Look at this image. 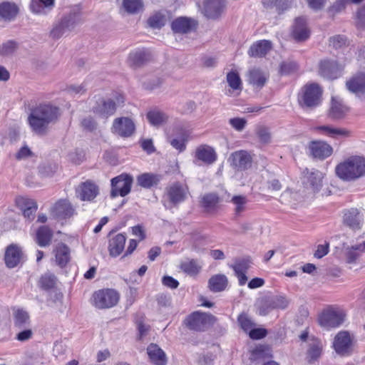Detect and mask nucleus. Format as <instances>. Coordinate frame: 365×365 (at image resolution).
Masks as SVG:
<instances>
[{
    "instance_id": "obj_55",
    "label": "nucleus",
    "mask_w": 365,
    "mask_h": 365,
    "mask_svg": "<svg viewBox=\"0 0 365 365\" xmlns=\"http://www.w3.org/2000/svg\"><path fill=\"white\" fill-rule=\"evenodd\" d=\"M264 188L269 192L279 191L282 189V184L279 180L275 178L270 177L266 179Z\"/></svg>"
},
{
    "instance_id": "obj_43",
    "label": "nucleus",
    "mask_w": 365,
    "mask_h": 365,
    "mask_svg": "<svg viewBox=\"0 0 365 365\" xmlns=\"http://www.w3.org/2000/svg\"><path fill=\"white\" fill-rule=\"evenodd\" d=\"M219 197L215 193H208L205 195L201 200V205L204 210L207 212L215 211L219 204Z\"/></svg>"
},
{
    "instance_id": "obj_50",
    "label": "nucleus",
    "mask_w": 365,
    "mask_h": 365,
    "mask_svg": "<svg viewBox=\"0 0 365 365\" xmlns=\"http://www.w3.org/2000/svg\"><path fill=\"white\" fill-rule=\"evenodd\" d=\"M180 269L190 275L197 274L200 269L195 259H187L180 264Z\"/></svg>"
},
{
    "instance_id": "obj_26",
    "label": "nucleus",
    "mask_w": 365,
    "mask_h": 365,
    "mask_svg": "<svg viewBox=\"0 0 365 365\" xmlns=\"http://www.w3.org/2000/svg\"><path fill=\"white\" fill-rule=\"evenodd\" d=\"M55 0H31L29 9L38 16H46L53 9Z\"/></svg>"
},
{
    "instance_id": "obj_61",
    "label": "nucleus",
    "mask_w": 365,
    "mask_h": 365,
    "mask_svg": "<svg viewBox=\"0 0 365 365\" xmlns=\"http://www.w3.org/2000/svg\"><path fill=\"white\" fill-rule=\"evenodd\" d=\"M346 43V38L344 36L337 35L329 38V44L334 48H340Z\"/></svg>"
},
{
    "instance_id": "obj_32",
    "label": "nucleus",
    "mask_w": 365,
    "mask_h": 365,
    "mask_svg": "<svg viewBox=\"0 0 365 365\" xmlns=\"http://www.w3.org/2000/svg\"><path fill=\"white\" fill-rule=\"evenodd\" d=\"M19 13V7L12 2L0 4V19L6 22L13 21Z\"/></svg>"
},
{
    "instance_id": "obj_13",
    "label": "nucleus",
    "mask_w": 365,
    "mask_h": 365,
    "mask_svg": "<svg viewBox=\"0 0 365 365\" xmlns=\"http://www.w3.org/2000/svg\"><path fill=\"white\" fill-rule=\"evenodd\" d=\"M334 349L341 356L350 355L352 351V339L348 331H339L334 337Z\"/></svg>"
},
{
    "instance_id": "obj_3",
    "label": "nucleus",
    "mask_w": 365,
    "mask_h": 365,
    "mask_svg": "<svg viewBox=\"0 0 365 365\" xmlns=\"http://www.w3.org/2000/svg\"><path fill=\"white\" fill-rule=\"evenodd\" d=\"M322 90L316 83L307 84L302 87L298 96L299 106L304 109H313L322 102Z\"/></svg>"
},
{
    "instance_id": "obj_7",
    "label": "nucleus",
    "mask_w": 365,
    "mask_h": 365,
    "mask_svg": "<svg viewBox=\"0 0 365 365\" xmlns=\"http://www.w3.org/2000/svg\"><path fill=\"white\" fill-rule=\"evenodd\" d=\"M93 305L98 309H108L114 307L119 300V294L113 289H103L93 294Z\"/></svg>"
},
{
    "instance_id": "obj_19",
    "label": "nucleus",
    "mask_w": 365,
    "mask_h": 365,
    "mask_svg": "<svg viewBox=\"0 0 365 365\" xmlns=\"http://www.w3.org/2000/svg\"><path fill=\"white\" fill-rule=\"evenodd\" d=\"M78 198L83 201H91L98 194V186L90 180L81 183L76 189Z\"/></svg>"
},
{
    "instance_id": "obj_36",
    "label": "nucleus",
    "mask_w": 365,
    "mask_h": 365,
    "mask_svg": "<svg viewBox=\"0 0 365 365\" xmlns=\"http://www.w3.org/2000/svg\"><path fill=\"white\" fill-rule=\"evenodd\" d=\"M188 135L183 129H180L175 136H169L168 140L170 144L179 152H182L186 148V142Z\"/></svg>"
},
{
    "instance_id": "obj_46",
    "label": "nucleus",
    "mask_w": 365,
    "mask_h": 365,
    "mask_svg": "<svg viewBox=\"0 0 365 365\" xmlns=\"http://www.w3.org/2000/svg\"><path fill=\"white\" fill-rule=\"evenodd\" d=\"M57 283L56 277L50 272L43 274L38 282V284L42 289L48 291L53 289Z\"/></svg>"
},
{
    "instance_id": "obj_47",
    "label": "nucleus",
    "mask_w": 365,
    "mask_h": 365,
    "mask_svg": "<svg viewBox=\"0 0 365 365\" xmlns=\"http://www.w3.org/2000/svg\"><path fill=\"white\" fill-rule=\"evenodd\" d=\"M147 118L150 124L154 126H160L167 121V115L158 110H153L147 113Z\"/></svg>"
},
{
    "instance_id": "obj_2",
    "label": "nucleus",
    "mask_w": 365,
    "mask_h": 365,
    "mask_svg": "<svg viewBox=\"0 0 365 365\" xmlns=\"http://www.w3.org/2000/svg\"><path fill=\"white\" fill-rule=\"evenodd\" d=\"M336 175L344 181H354L365 175V158L351 156L336 166Z\"/></svg>"
},
{
    "instance_id": "obj_49",
    "label": "nucleus",
    "mask_w": 365,
    "mask_h": 365,
    "mask_svg": "<svg viewBox=\"0 0 365 365\" xmlns=\"http://www.w3.org/2000/svg\"><path fill=\"white\" fill-rule=\"evenodd\" d=\"M165 16L160 11L155 12L148 19V24L153 29H160L165 24Z\"/></svg>"
},
{
    "instance_id": "obj_53",
    "label": "nucleus",
    "mask_w": 365,
    "mask_h": 365,
    "mask_svg": "<svg viewBox=\"0 0 365 365\" xmlns=\"http://www.w3.org/2000/svg\"><path fill=\"white\" fill-rule=\"evenodd\" d=\"M227 81L233 90L242 89V81L237 73L229 72L227 75Z\"/></svg>"
},
{
    "instance_id": "obj_31",
    "label": "nucleus",
    "mask_w": 365,
    "mask_h": 365,
    "mask_svg": "<svg viewBox=\"0 0 365 365\" xmlns=\"http://www.w3.org/2000/svg\"><path fill=\"white\" fill-rule=\"evenodd\" d=\"M147 353L155 365H166L168 362L166 354L156 344H150L147 348Z\"/></svg>"
},
{
    "instance_id": "obj_62",
    "label": "nucleus",
    "mask_w": 365,
    "mask_h": 365,
    "mask_svg": "<svg viewBox=\"0 0 365 365\" xmlns=\"http://www.w3.org/2000/svg\"><path fill=\"white\" fill-rule=\"evenodd\" d=\"M257 133L261 142L267 143L270 141L271 135L267 128L263 126L259 127Z\"/></svg>"
},
{
    "instance_id": "obj_52",
    "label": "nucleus",
    "mask_w": 365,
    "mask_h": 365,
    "mask_svg": "<svg viewBox=\"0 0 365 365\" xmlns=\"http://www.w3.org/2000/svg\"><path fill=\"white\" fill-rule=\"evenodd\" d=\"M15 205L21 212H24L29 208L37 205L35 200L23 196H19L15 199Z\"/></svg>"
},
{
    "instance_id": "obj_41",
    "label": "nucleus",
    "mask_w": 365,
    "mask_h": 365,
    "mask_svg": "<svg viewBox=\"0 0 365 365\" xmlns=\"http://www.w3.org/2000/svg\"><path fill=\"white\" fill-rule=\"evenodd\" d=\"M322 351V341L317 339H312L309 344L307 350V359L309 363L317 361L321 356Z\"/></svg>"
},
{
    "instance_id": "obj_54",
    "label": "nucleus",
    "mask_w": 365,
    "mask_h": 365,
    "mask_svg": "<svg viewBox=\"0 0 365 365\" xmlns=\"http://www.w3.org/2000/svg\"><path fill=\"white\" fill-rule=\"evenodd\" d=\"M269 298L271 300L272 307H274V309H284L287 307L289 302L286 297L282 296L274 295L269 297Z\"/></svg>"
},
{
    "instance_id": "obj_4",
    "label": "nucleus",
    "mask_w": 365,
    "mask_h": 365,
    "mask_svg": "<svg viewBox=\"0 0 365 365\" xmlns=\"http://www.w3.org/2000/svg\"><path fill=\"white\" fill-rule=\"evenodd\" d=\"M81 21V12L73 9L65 14L58 22L54 24L50 32L52 38L58 39L68 31H71Z\"/></svg>"
},
{
    "instance_id": "obj_8",
    "label": "nucleus",
    "mask_w": 365,
    "mask_h": 365,
    "mask_svg": "<svg viewBox=\"0 0 365 365\" xmlns=\"http://www.w3.org/2000/svg\"><path fill=\"white\" fill-rule=\"evenodd\" d=\"M345 314L343 311L335 309L329 308L324 310L319 317V324L326 328H336L339 327L344 321Z\"/></svg>"
},
{
    "instance_id": "obj_59",
    "label": "nucleus",
    "mask_w": 365,
    "mask_h": 365,
    "mask_svg": "<svg viewBox=\"0 0 365 365\" xmlns=\"http://www.w3.org/2000/svg\"><path fill=\"white\" fill-rule=\"evenodd\" d=\"M274 309L272 307V304L269 297L264 299L259 308V314L261 316H265L268 314L272 310Z\"/></svg>"
},
{
    "instance_id": "obj_11",
    "label": "nucleus",
    "mask_w": 365,
    "mask_h": 365,
    "mask_svg": "<svg viewBox=\"0 0 365 365\" xmlns=\"http://www.w3.org/2000/svg\"><path fill=\"white\" fill-rule=\"evenodd\" d=\"M230 165L237 170H246L251 168L252 157L245 150H237L230 154L228 159Z\"/></svg>"
},
{
    "instance_id": "obj_30",
    "label": "nucleus",
    "mask_w": 365,
    "mask_h": 365,
    "mask_svg": "<svg viewBox=\"0 0 365 365\" xmlns=\"http://www.w3.org/2000/svg\"><path fill=\"white\" fill-rule=\"evenodd\" d=\"M126 237L123 234H118L108 241V252L110 257L119 256L125 248Z\"/></svg>"
},
{
    "instance_id": "obj_38",
    "label": "nucleus",
    "mask_w": 365,
    "mask_h": 365,
    "mask_svg": "<svg viewBox=\"0 0 365 365\" xmlns=\"http://www.w3.org/2000/svg\"><path fill=\"white\" fill-rule=\"evenodd\" d=\"M227 284V277L222 274L213 275L208 280V287L213 292H220L225 290Z\"/></svg>"
},
{
    "instance_id": "obj_9",
    "label": "nucleus",
    "mask_w": 365,
    "mask_h": 365,
    "mask_svg": "<svg viewBox=\"0 0 365 365\" xmlns=\"http://www.w3.org/2000/svg\"><path fill=\"white\" fill-rule=\"evenodd\" d=\"M202 14L207 19H217L221 16L226 8L225 0H205L201 6L197 4Z\"/></svg>"
},
{
    "instance_id": "obj_24",
    "label": "nucleus",
    "mask_w": 365,
    "mask_h": 365,
    "mask_svg": "<svg viewBox=\"0 0 365 365\" xmlns=\"http://www.w3.org/2000/svg\"><path fill=\"white\" fill-rule=\"evenodd\" d=\"M150 59V54L148 51L145 49H137L129 53L127 63L130 67L138 68L144 66Z\"/></svg>"
},
{
    "instance_id": "obj_33",
    "label": "nucleus",
    "mask_w": 365,
    "mask_h": 365,
    "mask_svg": "<svg viewBox=\"0 0 365 365\" xmlns=\"http://www.w3.org/2000/svg\"><path fill=\"white\" fill-rule=\"evenodd\" d=\"M56 264L64 267L71 259L70 248L63 243L58 244L54 250Z\"/></svg>"
},
{
    "instance_id": "obj_51",
    "label": "nucleus",
    "mask_w": 365,
    "mask_h": 365,
    "mask_svg": "<svg viewBox=\"0 0 365 365\" xmlns=\"http://www.w3.org/2000/svg\"><path fill=\"white\" fill-rule=\"evenodd\" d=\"M299 69L298 63L292 60H287L281 63L279 71L282 75H290L297 72Z\"/></svg>"
},
{
    "instance_id": "obj_42",
    "label": "nucleus",
    "mask_w": 365,
    "mask_h": 365,
    "mask_svg": "<svg viewBox=\"0 0 365 365\" xmlns=\"http://www.w3.org/2000/svg\"><path fill=\"white\" fill-rule=\"evenodd\" d=\"M121 9L128 14H138L143 11L144 4L142 0H123Z\"/></svg>"
},
{
    "instance_id": "obj_1",
    "label": "nucleus",
    "mask_w": 365,
    "mask_h": 365,
    "mask_svg": "<svg viewBox=\"0 0 365 365\" xmlns=\"http://www.w3.org/2000/svg\"><path fill=\"white\" fill-rule=\"evenodd\" d=\"M59 109L50 104H42L34 108L28 117V122L32 130L38 135L46 133L50 123L57 120Z\"/></svg>"
},
{
    "instance_id": "obj_25",
    "label": "nucleus",
    "mask_w": 365,
    "mask_h": 365,
    "mask_svg": "<svg viewBox=\"0 0 365 365\" xmlns=\"http://www.w3.org/2000/svg\"><path fill=\"white\" fill-rule=\"evenodd\" d=\"M23 253L21 248L16 245L11 244L5 251V264L9 268L16 267L21 261Z\"/></svg>"
},
{
    "instance_id": "obj_18",
    "label": "nucleus",
    "mask_w": 365,
    "mask_h": 365,
    "mask_svg": "<svg viewBox=\"0 0 365 365\" xmlns=\"http://www.w3.org/2000/svg\"><path fill=\"white\" fill-rule=\"evenodd\" d=\"M291 35L297 42L307 40L310 36V30L307 26V20L304 17L295 19L292 25Z\"/></svg>"
},
{
    "instance_id": "obj_45",
    "label": "nucleus",
    "mask_w": 365,
    "mask_h": 365,
    "mask_svg": "<svg viewBox=\"0 0 365 365\" xmlns=\"http://www.w3.org/2000/svg\"><path fill=\"white\" fill-rule=\"evenodd\" d=\"M361 217L357 210L352 209L344 213V224L348 227H359L361 225Z\"/></svg>"
},
{
    "instance_id": "obj_44",
    "label": "nucleus",
    "mask_w": 365,
    "mask_h": 365,
    "mask_svg": "<svg viewBox=\"0 0 365 365\" xmlns=\"http://www.w3.org/2000/svg\"><path fill=\"white\" fill-rule=\"evenodd\" d=\"M272 356L270 349L264 345L256 346L250 354V360L253 361L264 360Z\"/></svg>"
},
{
    "instance_id": "obj_21",
    "label": "nucleus",
    "mask_w": 365,
    "mask_h": 365,
    "mask_svg": "<svg viewBox=\"0 0 365 365\" xmlns=\"http://www.w3.org/2000/svg\"><path fill=\"white\" fill-rule=\"evenodd\" d=\"M50 212L53 218H67L74 215L75 209L68 200H61L53 205Z\"/></svg>"
},
{
    "instance_id": "obj_15",
    "label": "nucleus",
    "mask_w": 365,
    "mask_h": 365,
    "mask_svg": "<svg viewBox=\"0 0 365 365\" xmlns=\"http://www.w3.org/2000/svg\"><path fill=\"white\" fill-rule=\"evenodd\" d=\"M62 232L56 230H36L34 240L36 244L46 247L49 246L53 241L61 240Z\"/></svg>"
},
{
    "instance_id": "obj_60",
    "label": "nucleus",
    "mask_w": 365,
    "mask_h": 365,
    "mask_svg": "<svg viewBox=\"0 0 365 365\" xmlns=\"http://www.w3.org/2000/svg\"><path fill=\"white\" fill-rule=\"evenodd\" d=\"M356 26L359 29H365V5L361 7L356 15Z\"/></svg>"
},
{
    "instance_id": "obj_6",
    "label": "nucleus",
    "mask_w": 365,
    "mask_h": 365,
    "mask_svg": "<svg viewBox=\"0 0 365 365\" xmlns=\"http://www.w3.org/2000/svg\"><path fill=\"white\" fill-rule=\"evenodd\" d=\"M215 319L212 314L195 312L190 314L184 322L190 330L204 331L214 323Z\"/></svg>"
},
{
    "instance_id": "obj_20",
    "label": "nucleus",
    "mask_w": 365,
    "mask_h": 365,
    "mask_svg": "<svg viewBox=\"0 0 365 365\" xmlns=\"http://www.w3.org/2000/svg\"><path fill=\"white\" fill-rule=\"evenodd\" d=\"M304 173L305 178L304 182L306 187L313 192L319 191L323 185V173L317 170H309L308 169H306Z\"/></svg>"
},
{
    "instance_id": "obj_17",
    "label": "nucleus",
    "mask_w": 365,
    "mask_h": 365,
    "mask_svg": "<svg viewBox=\"0 0 365 365\" xmlns=\"http://www.w3.org/2000/svg\"><path fill=\"white\" fill-rule=\"evenodd\" d=\"M346 89L359 97L365 96V73L359 72L346 82Z\"/></svg>"
},
{
    "instance_id": "obj_40",
    "label": "nucleus",
    "mask_w": 365,
    "mask_h": 365,
    "mask_svg": "<svg viewBox=\"0 0 365 365\" xmlns=\"http://www.w3.org/2000/svg\"><path fill=\"white\" fill-rule=\"evenodd\" d=\"M14 327L19 329L30 327L31 321L29 313L22 309H17L14 314Z\"/></svg>"
},
{
    "instance_id": "obj_28",
    "label": "nucleus",
    "mask_w": 365,
    "mask_h": 365,
    "mask_svg": "<svg viewBox=\"0 0 365 365\" xmlns=\"http://www.w3.org/2000/svg\"><path fill=\"white\" fill-rule=\"evenodd\" d=\"M269 78L267 73L259 68H252L247 74V81L256 89H261Z\"/></svg>"
},
{
    "instance_id": "obj_58",
    "label": "nucleus",
    "mask_w": 365,
    "mask_h": 365,
    "mask_svg": "<svg viewBox=\"0 0 365 365\" xmlns=\"http://www.w3.org/2000/svg\"><path fill=\"white\" fill-rule=\"evenodd\" d=\"M230 125L237 131L241 132L247 125V120L242 118H232L229 120Z\"/></svg>"
},
{
    "instance_id": "obj_12",
    "label": "nucleus",
    "mask_w": 365,
    "mask_h": 365,
    "mask_svg": "<svg viewBox=\"0 0 365 365\" xmlns=\"http://www.w3.org/2000/svg\"><path fill=\"white\" fill-rule=\"evenodd\" d=\"M252 264L251 258L250 257H245L235 258L234 263L230 265V267L234 270L235 275L238 279L239 285L243 286L247 283L248 278L246 273L250 268Z\"/></svg>"
},
{
    "instance_id": "obj_29",
    "label": "nucleus",
    "mask_w": 365,
    "mask_h": 365,
    "mask_svg": "<svg viewBox=\"0 0 365 365\" xmlns=\"http://www.w3.org/2000/svg\"><path fill=\"white\" fill-rule=\"evenodd\" d=\"M115 110L116 106L113 101H105L103 99L97 101L96 105L92 108L94 113L103 118H108L109 115H113Z\"/></svg>"
},
{
    "instance_id": "obj_34",
    "label": "nucleus",
    "mask_w": 365,
    "mask_h": 365,
    "mask_svg": "<svg viewBox=\"0 0 365 365\" xmlns=\"http://www.w3.org/2000/svg\"><path fill=\"white\" fill-rule=\"evenodd\" d=\"M348 110V107L343 103L341 99L336 97L331 98V107L329 111V115L331 118L334 119L341 118Z\"/></svg>"
},
{
    "instance_id": "obj_5",
    "label": "nucleus",
    "mask_w": 365,
    "mask_h": 365,
    "mask_svg": "<svg viewBox=\"0 0 365 365\" xmlns=\"http://www.w3.org/2000/svg\"><path fill=\"white\" fill-rule=\"evenodd\" d=\"M189 192V187L186 182L175 181L165 187L164 198L170 205L175 206L184 202Z\"/></svg>"
},
{
    "instance_id": "obj_37",
    "label": "nucleus",
    "mask_w": 365,
    "mask_h": 365,
    "mask_svg": "<svg viewBox=\"0 0 365 365\" xmlns=\"http://www.w3.org/2000/svg\"><path fill=\"white\" fill-rule=\"evenodd\" d=\"M172 29L175 33L186 34L194 27L193 21L187 17H179L172 22Z\"/></svg>"
},
{
    "instance_id": "obj_57",
    "label": "nucleus",
    "mask_w": 365,
    "mask_h": 365,
    "mask_svg": "<svg viewBox=\"0 0 365 365\" xmlns=\"http://www.w3.org/2000/svg\"><path fill=\"white\" fill-rule=\"evenodd\" d=\"M240 327L245 331H250L254 326L253 322L246 314H241L237 318Z\"/></svg>"
},
{
    "instance_id": "obj_16",
    "label": "nucleus",
    "mask_w": 365,
    "mask_h": 365,
    "mask_svg": "<svg viewBox=\"0 0 365 365\" xmlns=\"http://www.w3.org/2000/svg\"><path fill=\"white\" fill-rule=\"evenodd\" d=\"M344 68L342 65L334 60H323L320 62L319 72L322 76L329 79H336L340 76Z\"/></svg>"
},
{
    "instance_id": "obj_14",
    "label": "nucleus",
    "mask_w": 365,
    "mask_h": 365,
    "mask_svg": "<svg viewBox=\"0 0 365 365\" xmlns=\"http://www.w3.org/2000/svg\"><path fill=\"white\" fill-rule=\"evenodd\" d=\"M133 121L127 117L115 118L112 126V132L123 138L131 136L135 131Z\"/></svg>"
},
{
    "instance_id": "obj_64",
    "label": "nucleus",
    "mask_w": 365,
    "mask_h": 365,
    "mask_svg": "<svg viewBox=\"0 0 365 365\" xmlns=\"http://www.w3.org/2000/svg\"><path fill=\"white\" fill-rule=\"evenodd\" d=\"M81 125L85 130L93 131L96 128L97 123L92 117L88 116L82 120Z\"/></svg>"
},
{
    "instance_id": "obj_23",
    "label": "nucleus",
    "mask_w": 365,
    "mask_h": 365,
    "mask_svg": "<svg viewBox=\"0 0 365 365\" xmlns=\"http://www.w3.org/2000/svg\"><path fill=\"white\" fill-rule=\"evenodd\" d=\"M310 154L314 158L324 159L332 154V147L324 141H312L309 143Z\"/></svg>"
},
{
    "instance_id": "obj_10",
    "label": "nucleus",
    "mask_w": 365,
    "mask_h": 365,
    "mask_svg": "<svg viewBox=\"0 0 365 365\" xmlns=\"http://www.w3.org/2000/svg\"><path fill=\"white\" fill-rule=\"evenodd\" d=\"M133 178L128 174L123 173L111 180V192L112 197L118 195L124 197L127 195L131 188Z\"/></svg>"
},
{
    "instance_id": "obj_63",
    "label": "nucleus",
    "mask_w": 365,
    "mask_h": 365,
    "mask_svg": "<svg viewBox=\"0 0 365 365\" xmlns=\"http://www.w3.org/2000/svg\"><path fill=\"white\" fill-rule=\"evenodd\" d=\"M267 331L263 328H255L252 329L249 331V336L252 339H261L266 336Z\"/></svg>"
},
{
    "instance_id": "obj_56",
    "label": "nucleus",
    "mask_w": 365,
    "mask_h": 365,
    "mask_svg": "<svg viewBox=\"0 0 365 365\" xmlns=\"http://www.w3.org/2000/svg\"><path fill=\"white\" fill-rule=\"evenodd\" d=\"M231 202L235 205V212L240 213L245 209V205L247 202V199L244 195H235L232 197Z\"/></svg>"
},
{
    "instance_id": "obj_35",
    "label": "nucleus",
    "mask_w": 365,
    "mask_h": 365,
    "mask_svg": "<svg viewBox=\"0 0 365 365\" xmlns=\"http://www.w3.org/2000/svg\"><path fill=\"white\" fill-rule=\"evenodd\" d=\"M162 176L158 174L145 173L137 178V183L142 187L150 188L157 185L161 180Z\"/></svg>"
},
{
    "instance_id": "obj_39",
    "label": "nucleus",
    "mask_w": 365,
    "mask_h": 365,
    "mask_svg": "<svg viewBox=\"0 0 365 365\" xmlns=\"http://www.w3.org/2000/svg\"><path fill=\"white\" fill-rule=\"evenodd\" d=\"M271 49V42L262 40L254 43L250 48L248 54L251 57H262Z\"/></svg>"
},
{
    "instance_id": "obj_48",
    "label": "nucleus",
    "mask_w": 365,
    "mask_h": 365,
    "mask_svg": "<svg viewBox=\"0 0 365 365\" xmlns=\"http://www.w3.org/2000/svg\"><path fill=\"white\" fill-rule=\"evenodd\" d=\"M19 48V43L14 40H8L0 46V56H11Z\"/></svg>"
},
{
    "instance_id": "obj_27",
    "label": "nucleus",
    "mask_w": 365,
    "mask_h": 365,
    "mask_svg": "<svg viewBox=\"0 0 365 365\" xmlns=\"http://www.w3.org/2000/svg\"><path fill=\"white\" fill-rule=\"evenodd\" d=\"M195 158L206 165H211L217 160V154L212 147L202 145L196 148Z\"/></svg>"
},
{
    "instance_id": "obj_22",
    "label": "nucleus",
    "mask_w": 365,
    "mask_h": 365,
    "mask_svg": "<svg viewBox=\"0 0 365 365\" xmlns=\"http://www.w3.org/2000/svg\"><path fill=\"white\" fill-rule=\"evenodd\" d=\"M314 130L318 132L319 134L327 135L330 138H350L352 135V132L350 130L344 128L334 127L330 125H324L317 126Z\"/></svg>"
}]
</instances>
